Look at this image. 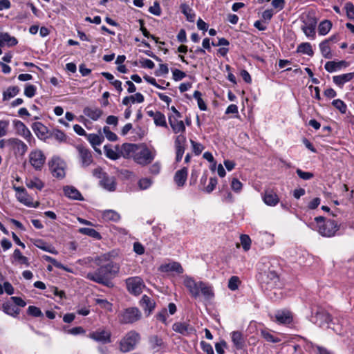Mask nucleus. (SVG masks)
I'll return each mask as SVG.
<instances>
[{
  "instance_id": "1",
  "label": "nucleus",
  "mask_w": 354,
  "mask_h": 354,
  "mask_svg": "<svg viewBox=\"0 0 354 354\" xmlns=\"http://www.w3.org/2000/svg\"><path fill=\"white\" fill-rule=\"evenodd\" d=\"M109 253L103 254L95 258V263L99 268L95 272L86 274V279L97 283L108 285L109 279L119 271L117 263L110 261Z\"/></svg>"
},
{
  "instance_id": "2",
  "label": "nucleus",
  "mask_w": 354,
  "mask_h": 354,
  "mask_svg": "<svg viewBox=\"0 0 354 354\" xmlns=\"http://www.w3.org/2000/svg\"><path fill=\"white\" fill-rule=\"evenodd\" d=\"M183 284L191 297L194 299H197L201 295L207 300H210L214 297L212 286L205 282L196 281L193 277L185 276Z\"/></svg>"
},
{
  "instance_id": "3",
  "label": "nucleus",
  "mask_w": 354,
  "mask_h": 354,
  "mask_svg": "<svg viewBox=\"0 0 354 354\" xmlns=\"http://www.w3.org/2000/svg\"><path fill=\"white\" fill-rule=\"evenodd\" d=\"M315 221L317 223V231L322 236L333 237L340 227V225L335 220H326L323 216L316 217Z\"/></svg>"
},
{
  "instance_id": "4",
  "label": "nucleus",
  "mask_w": 354,
  "mask_h": 354,
  "mask_svg": "<svg viewBox=\"0 0 354 354\" xmlns=\"http://www.w3.org/2000/svg\"><path fill=\"white\" fill-rule=\"evenodd\" d=\"M49 169L53 177L63 179L66 176V162L59 156H54L48 161Z\"/></svg>"
},
{
  "instance_id": "5",
  "label": "nucleus",
  "mask_w": 354,
  "mask_h": 354,
  "mask_svg": "<svg viewBox=\"0 0 354 354\" xmlns=\"http://www.w3.org/2000/svg\"><path fill=\"white\" fill-rule=\"evenodd\" d=\"M140 339V335L135 330L129 331L120 342V350L127 353L133 350Z\"/></svg>"
},
{
  "instance_id": "6",
  "label": "nucleus",
  "mask_w": 354,
  "mask_h": 354,
  "mask_svg": "<svg viewBox=\"0 0 354 354\" xmlns=\"http://www.w3.org/2000/svg\"><path fill=\"white\" fill-rule=\"evenodd\" d=\"M156 151H152L145 145L138 144L134 161L141 165L149 164L155 158Z\"/></svg>"
},
{
  "instance_id": "7",
  "label": "nucleus",
  "mask_w": 354,
  "mask_h": 354,
  "mask_svg": "<svg viewBox=\"0 0 354 354\" xmlns=\"http://www.w3.org/2000/svg\"><path fill=\"white\" fill-rule=\"evenodd\" d=\"M46 157L44 153L38 149L32 150L28 154V162L31 167L37 171L42 170Z\"/></svg>"
},
{
  "instance_id": "8",
  "label": "nucleus",
  "mask_w": 354,
  "mask_h": 354,
  "mask_svg": "<svg viewBox=\"0 0 354 354\" xmlns=\"http://www.w3.org/2000/svg\"><path fill=\"white\" fill-rule=\"evenodd\" d=\"M141 313L138 308L135 307L128 308L118 315V319L120 324H133L141 318Z\"/></svg>"
},
{
  "instance_id": "9",
  "label": "nucleus",
  "mask_w": 354,
  "mask_h": 354,
  "mask_svg": "<svg viewBox=\"0 0 354 354\" xmlns=\"http://www.w3.org/2000/svg\"><path fill=\"white\" fill-rule=\"evenodd\" d=\"M12 188L16 192V198L20 203L30 207H37L39 206V203H35L24 187L13 185Z\"/></svg>"
},
{
  "instance_id": "10",
  "label": "nucleus",
  "mask_w": 354,
  "mask_h": 354,
  "mask_svg": "<svg viewBox=\"0 0 354 354\" xmlns=\"http://www.w3.org/2000/svg\"><path fill=\"white\" fill-rule=\"evenodd\" d=\"M315 319V323L319 325V326H323L325 324H327L328 328H331L336 333L341 334L342 331L341 330H339V328H335L334 326L335 324L332 322V319L330 318V315L325 312V311H319L317 312L314 317Z\"/></svg>"
},
{
  "instance_id": "11",
  "label": "nucleus",
  "mask_w": 354,
  "mask_h": 354,
  "mask_svg": "<svg viewBox=\"0 0 354 354\" xmlns=\"http://www.w3.org/2000/svg\"><path fill=\"white\" fill-rule=\"evenodd\" d=\"M128 291L135 295H140L145 287L143 280L139 277H129L126 279Z\"/></svg>"
},
{
  "instance_id": "12",
  "label": "nucleus",
  "mask_w": 354,
  "mask_h": 354,
  "mask_svg": "<svg viewBox=\"0 0 354 354\" xmlns=\"http://www.w3.org/2000/svg\"><path fill=\"white\" fill-rule=\"evenodd\" d=\"M88 337L94 341L102 344H109L111 342V333L104 328H100L90 333Z\"/></svg>"
},
{
  "instance_id": "13",
  "label": "nucleus",
  "mask_w": 354,
  "mask_h": 354,
  "mask_svg": "<svg viewBox=\"0 0 354 354\" xmlns=\"http://www.w3.org/2000/svg\"><path fill=\"white\" fill-rule=\"evenodd\" d=\"M78 152L79 161L82 167H87L93 162V156L91 151L83 145H77L75 147Z\"/></svg>"
},
{
  "instance_id": "14",
  "label": "nucleus",
  "mask_w": 354,
  "mask_h": 354,
  "mask_svg": "<svg viewBox=\"0 0 354 354\" xmlns=\"http://www.w3.org/2000/svg\"><path fill=\"white\" fill-rule=\"evenodd\" d=\"M15 127L17 130V133L22 136L26 141L31 145L32 142H35V138L32 136L31 132L28 127L20 120L13 121Z\"/></svg>"
},
{
  "instance_id": "15",
  "label": "nucleus",
  "mask_w": 354,
  "mask_h": 354,
  "mask_svg": "<svg viewBox=\"0 0 354 354\" xmlns=\"http://www.w3.org/2000/svg\"><path fill=\"white\" fill-rule=\"evenodd\" d=\"M181 118L168 117L169 124L174 133H185L186 131L185 123L180 120Z\"/></svg>"
},
{
  "instance_id": "16",
  "label": "nucleus",
  "mask_w": 354,
  "mask_h": 354,
  "mask_svg": "<svg viewBox=\"0 0 354 354\" xmlns=\"http://www.w3.org/2000/svg\"><path fill=\"white\" fill-rule=\"evenodd\" d=\"M120 147L121 157L124 158H133L134 160L138 144L124 143Z\"/></svg>"
},
{
  "instance_id": "17",
  "label": "nucleus",
  "mask_w": 354,
  "mask_h": 354,
  "mask_svg": "<svg viewBox=\"0 0 354 354\" xmlns=\"http://www.w3.org/2000/svg\"><path fill=\"white\" fill-rule=\"evenodd\" d=\"M26 187L30 189L41 191L45 186V183L39 177L32 176L26 178L25 180Z\"/></svg>"
},
{
  "instance_id": "18",
  "label": "nucleus",
  "mask_w": 354,
  "mask_h": 354,
  "mask_svg": "<svg viewBox=\"0 0 354 354\" xmlns=\"http://www.w3.org/2000/svg\"><path fill=\"white\" fill-rule=\"evenodd\" d=\"M7 143L12 146L15 150L21 155L25 154L28 150V146L26 143L18 138H10L7 140Z\"/></svg>"
},
{
  "instance_id": "19",
  "label": "nucleus",
  "mask_w": 354,
  "mask_h": 354,
  "mask_svg": "<svg viewBox=\"0 0 354 354\" xmlns=\"http://www.w3.org/2000/svg\"><path fill=\"white\" fill-rule=\"evenodd\" d=\"M64 195L72 200L84 201V198L77 189L73 186L66 185L63 187Z\"/></svg>"
},
{
  "instance_id": "20",
  "label": "nucleus",
  "mask_w": 354,
  "mask_h": 354,
  "mask_svg": "<svg viewBox=\"0 0 354 354\" xmlns=\"http://www.w3.org/2000/svg\"><path fill=\"white\" fill-rule=\"evenodd\" d=\"M173 330L183 335H189L194 333V328L185 322H176L172 326Z\"/></svg>"
},
{
  "instance_id": "21",
  "label": "nucleus",
  "mask_w": 354,
  "mask_h": 354,
  "mask_svg": "<svg viewBox=\"0 0 354 354\" xmlns=\"http://www.w3.org/2000/svg\"><path fill=\"white\" fill-rule=\"evenodd\" d=\"M159 270L162 272H176L178 274H181L184 271L181 265L176 261L162 264L159 267Z\"/></svg>"
},
{
  "instance_id": "22",
  "label": "nucleus",
  "mask_w": 354,
  "mask_h": 354,
  "mask_svg": "<svg viewBox=\"0 0 354 354\" xmlns=\"http://www.w3.org/2000/svg\"><path fill=\"white\" fill-rule=\"evenodd\" d=\"M262 198L263 202L268 206H275L279 202V196L271 189L266 190Z\"/></svg>"
},
{
  "instance_id": "23",
  "label": "nucleus",
  "mask_w": 354,
  "mask_h": 354,
  "mask_svg": "<svg viewBox=\"0 0 354 354\" xmlns=\"http://www.w3.org/2000/svg\"><path fill=\"white\" fill-rule=\"evenodd\" d=\"M353 78H354V72L344 73V74H342V75H335L333 77V81L337 86L342 88L344 84L350 82Z\"/></svg>"
},
{
  "instance_id": "24",
  "label": "nucleus",
  "mask_w": 354,
  "mask_h": 354,
  "mask_svg": "<svg viewBox=\"0 0 354 354\" xmlns=\"http://www.w3.org/2000/svg\"><path fill=\"white\" fill-rule=\"evenodd\" d=\"M104 151L106 156L111 160H118L121 157L120 147L116 145L114 148L109 145L104 147Z\"/></svg>"
},
{
  "instance_id": "25",
  "label": "nucleus",
  "mask_w": 354,
  "mask_h": 354,
  "mask_svg": "<svg viewBox=\"0 0 354 354\" xmlns=\"http://www.w3.org/2000/svg\"><path fill=\"white\" fill-rule=\"evenodd\" d=\"M316 24L317 21L313 19L308 24L305 23V25L301 27V30H303L305 35L311 39H314L315 38Z\"/></svg>"
},
{
  "instance_id": "26",
  "label": "nucleus",
  "mask_w": 354,
  "mask_h": 354,
  "mask_svg": "<svg viewBox=\"0 0 354 354\" xmlns=\"http://www.w3.org/2000/svg\"><path fill=\"white\" fill-rule=\"evenodd\" d=\"M83 113L86 117L94 121L97 120L102 115V111L98 107H85Z\"/></svg>"
},
{
  "instance_id": "27",
  "label": "nucleus",
  "mask_w": 354,
  "mask_h": 354,
  "mask_svg": "<svg viewBox=\"0 0 354 354\" xmlns=\"http://www.w3.org/2000/svg\"><path fill=\"white\" fill-rule=\"evenodd\" d=\"M232 341L236 349H242L245 345V338L240 331H233L231 333Z\"/></svg>"
},
{
  "instance_id": "28",
  "label": "nucleus",
  "mask_w": 354,
  "mask_h": 354,
  "mask_svg": "<svg viewBox=\"0 0 354 354\" xmlns=\"http://www.w3.org/2000/svg\"><path fill=\"white\" fill-rule=\"evenodd\" d=\"M346 66L348 63L346 61H329L326 63L324 68L328 72L333 73Z\"/></svg>"
},
{
  "instance_id": "29",
  "label": "nucleus",
  "mask_w": 354,
  "mask_h": 354,
  "mask_svg": "<svg viewBox=\"0 0 354 354\" xmlns=\"http://www.w3.org/2000/svg\"><path fill=\"white\" fill-rule=\"evenodd\" d=\"M102 218L106 222H118L121 216L119 213L112 209H106L102 212Z\"/></svg>"
},
{
  "instance_id": "30",
  "label": "nucleus",
  "mask_w": 354,
  "mask_h": 354,
  "mask_svg": "<svg viewBox=\"0 0 354 354\" xmlns=\"http://www.w3.org/2000/svg\"><path fill=\"white\" fill-rule=\"evenodd\" d=\"M188 170L186 167L177 171L174 176V181L178 187H183L187 178Z\"/></svg>"
},
{
  "instance_id": "31",
  "label": "nucleus",
  "mask_w": 354,
  "mask_h": 354,
  "mask_svg": "<svg viewBox=\"0 0 354 354\" xmlns=\"http://www.w3.org/2000/svg\"><path fill=\"white\" fill-rule=\"evenodd\" d=\"M277 321L280 324H288L292 322V316L288 310L279 311L275 315Z\"/></svg>"
},
{
  "instance_id": "32",
  "label": "nucleus",
  "mask_w": 354,
  "mask_h": 354,
  "mask_svg": "<svg viewBox=\"0 0 354 354\" xmlns=\"http://www.w3.org/2000/svg\"><path fill=\"white\" fill-rule=\"evenodd\" d=\"M100 185L108 191H114L115 189V182L114 177L104 176L100 180Z\"/></svg>"
},
{
  "instance_id": "33",
  "label": "nucleus",
  "mask_w": 354,
  "mask_h": 354,
  "mask_svg": "<svg viewBox=\"0 0 354 354\" xmlns=\"http://www.w3.org/2000/svg\"><path fill=\"white\" fill-rule=\"evenodd\" d=\"M149 345L151 348L156 351H160L164 347V342L162 339L158 335H153L149 337Z\"/></svg>"
},
{
  "instance_id": "34",
  "label": "nucleus",
  "mask_w": 354,
  "mask_h": 354,
  "mask_svg": "<svg viewBox=\"0 0 354 354\" xmlns=\"http://www.w3.org/2000/svg\"><path fill=\"white\" fill-rule=\"evenodd\" d=\"M32 129L39 138L44 139L46 138V127L41 122L33 123Z\"/></svg>"
},
{
  "instance_id": "35",
  "label": "nucleus",
  "mask_w": 354,
  "mask_h": 354,
  "mask_svg": "<svg viewBox=\"0 0 354 354\" xmlns=\"http://www.w3.org/2000/svg\"><path fill=\"white\" fill-rule=\"evenodd\" d=\"M319 49L322 56L326 59H331L333 55L331 53L330 45L328 44V41H323L319 44Z\"/></svg>"
},
{
  "instance_id": "36",
  "label": "nucleus",
  "mask_w": 354,
  "mask_h": 354,
  "mask_svg": "<svg viewBox=\"0 0 354 354\" xmlns=\"http://www.w3.org/2000/svg\"><path fill=\"white\" fill-rule=\"evenodd\" d=\"M2 307L4 313L9 315L17 317L19 314L20 310L15 304L6 302Z\"/></svg>"
},
{
  "instance_id": "37",
  "label": "nucleus",
  "mask_w": 354,
  "mask_h": 354,
  "mask_svg": "<svg viewBox=\"0 0 354 354\" xmlns=\"http://www.w3.org/2000/svg\"><path fill=\"white\" fill-rule=\"evenodd\" d=\"M0 39L3 41V46L6 43L8 46H14L18 43L17 39L8 32H0Z\"/></svg>"
},
{
  "instance_id": "38",
  "label": "nucleus",
  "mask_w": 354,
  "mask_h": 354,
  "mask_svg": "<svg viewBox=\"0 0 354 354\" xmlns=\"http://www.w3.org/2000/svg\"><path fill=\"white\" fill-rule=\"evenodd\" d=\"M332 28V23L329 20H324L319 24L318 33L319 35H327Z\"/></svg>"
},
{
  "instance_id": "39",
  "label": "nucleus",
  "mask_w": 354,
  "mask_h": 354,
  "mask_svg": "<svg viewBox=\"0 0 354 354\" xmlns=\"http://www.w3.org/2000/svg\"><path fill=\"white\" fill-rule=\"evenodd\" d=\"M19 88L17 86H10L3 93V100H8L16 96L19 92Z\"/></svg>"
},
{
  "instance_id": "40",
  "label": "nucleus",
  "mask_w": 354,
  "mask_h": 354,
  "mask_svg": "<svg viewBox=\"0 0 354 354\" xmlns=\"http://www.w3.org/2000/svg\"><path fill=\"white\" fill-rule=\"evenodd\" d=\"M12 263L17 261L20 264H24L27 266H29L28 259L26 257L24 256L19 249H15L12 254Z\"/></svg>"
},
{
  "instance_id": "41",
  "label": "nucleus",
  "mask_w": 354,
  "mask_h": 354,
  "mask_svg": "<svg viewBox=\"0 0 354 354\" xmlns=\"http://www.w3.org/2000/svg\"><path fill=\"white\" fill-rule=\"evenodd\" d=\"M297 52L309 56H313L314 53L311 44L308 42L300 44L297 47Z\"/></svg>"
},
{
  "instance_id": "42",
  "label": "nucleus",
  "mask_w": 354,
  "mask_h": 354,
  "mask_svg": "<svg viewBox=\"0 0 354 354\" xmlns=\"http://www.w3.org/2000/svg\"><path fill=\"white\" fill-rule=\"evenodd\" d=\"M79 232L98 240L101 239L100 234L93 228L82 227L79 229Z\"/></svg>"
},
{
  "instance_id": "43",
  "label": "nucleus",
  "mask_w": 354,
  "mask_h": 354,
  "mask_svg": "<svg viewBox=\"0 0 354 354\" xmlns=\"http://www.w3.org/2000/svg\"><path fill=\"white\" fill-rule=\"evenodd\" d=\"M140 304L145 310H149V313H150L155 306L153 301L147 295L142 297Z\"/></svg>"
},
{
  "instance_id": "44",
  "label": "nucleus",
  "mask_w": 354,
  "mask_h": 354,
  "mask_svg": "<svg viewBox=\"0 0 354 354\" xmlns=\"http://www.w3.org/2000/svg\"><path fill=\"white\" fill-rule=\"evenodd\" d=\"M181 10L182 12L185 15L187 21L190 22L194 21L196 15L192 8L186 4H183L181 5Z\"/></svg>"
},
{
  "instance_id": "45",
  "label": "nucleus",
  "mask_w": 354,
  "mask_h": 354,
  "mask_svg": "<svg viewBox=\"0 0 354 354\" xmlns=\"http://www.w3.org/2000/svg\"><path fill=\"white\" fill-rule=\"evenodd\" d=\"M261 335L265 339V340L268 342L278 343L281 342V339L279 337H274L270 331L266 329L261 330Z\"/></svg>"
},
{
  "instance_id": "46",
  "label": "nucleus",
  "mask_w": 354,
  "mask_h": 354,
  "mask_svg": "<svg viewBox=\"0 0 354 354\" xmlns=\"http://www.w3.org/2000/svg\"><path fill=\"white\" fill-rule=\"evenodd\" d=\"M87 140L93 147L99 146L103 141V138L95 133L87 135Z\"/></svg>"
},
{
  "instance_id": "47",
  "label": "nucleus",
  "mask_w": 354,
  "mask_h": 354,
  "mask_svg": "<svg viewBox=\"0 0 354 354\" xmlns=\"http://www.w3.org/2000/svg\"><path fill=\"white\" fill-rule=\"evenodd\" d=\"M155 116L156 117L154 118L153 120L156 126H160L165 128L167 127L166 118L162 113L160 111H156V115Z\"/></svg>"
},
{
  "instance_id": "48",
  "label": "nucleus",
  "mask_w": 354,
  "mask_h": 354,
  "mask_svg": "<svg viewBox=\"0 0 354 354\" xmlns=\"http://www.w3.org/2000/svg\"><path fill=\"white\" fill-rule=\"evenodd\" d=\"M43 259L44 260H46V261L51 263L55 267H56L57 268L64 270L67 272H71V270L69 268H67L63 264L58 262L55 259H54L50 256L44 255V256H43Z\"/></svg>"
},
{
  "instance_id": "49",
  "label": "nucleus",
  "mask_w": 354,
  "mask_h": 354,
  "mask_svg": "<svg viewBox=\"0 0 354 354\" xmlns=\"http://www.w3.org/2000/svg\"><path fill=\"white\" fill-rule=\"evenodd\" d=\"M52 137L59 142H66L67 140L66 135L61 130L55 129L52 133Z\"/></svg>"
},
{
  "instance_id": "50",
  "label": "nucleus",
  "mask_w": 354,
  "mask_h": 354,
  "mask_svg": "<svg viewBox=\"0 0 354 354\" xmlns=\"http://www.w3.org/2000/svg\"><path fill=\"white\" fill-rule=\"evenodd\" d=\"M333 106H334L341 113H346L347 111L346 104L340 99L334 100L332 102Z\"/></svg>"
},
{
  "instance_id": "51",
  "label": "nucleus",
  "mask_w": 354,
  "mask_h": 354,
  "mask_svg": "<svg viewBox=\"0 0 354 354\" xmlns=\"http://www.w3.org/2000/svg\"><path fill=\"white\" fill-rule=\"evenodd\" d=\"M240 283L239 278L236 276H232L229 279L227 286L230 290L234 291L239 288Z\"/></svg>"
},
{
  "instance_id": "52",
  "label": "nucleus",
  "mask_w": 354,
  "mask_h": 354,
  "mask_svg": "<svg viewBox=\"0 0 354 354\" xmlns=\"http://www.w3.org/2000/svg\"><path fill=\"white\" fill-rule=\"evenodd\" d=\"M27 313L28 315L35 317H42L43 313L39 308L35 306H28L27 309Z\"/></svg>"
},
{
  "instance_id": "53",
  "label": "nucleus",
  "mask_w": 354,
  "mask_h": 354,
  "mask_svg": "<svg viewBox=\"0 0 354 354\" xmlns=\"http://www.w3.org/2000/svg\"><path fill=\"white\" fill-rule=\"evenodd\" d=\"M240 241L243 250L245 251L249 250L251 245V239L250 236L246 234H242L240 236Z\"/></svg>"
},
{
  "instance_id": "54",
  "label": "nucleus",
  "mask_w": 354,
  "mask_h": 354,
  "mask_svg": "<svg viewBox=\"0 0 354 354\" xmlns=\"http://www.w3.org/2000/svg\"><path fill=\"white\" fill-rule=\"evenodd\" d=\"M37 88L35 85L32 84H26L24 88V95L31 98L34 97L36 94Z\"/></svg>"
},
{
  "instance_id": "55",
  "label": "nucleus",
  "mask_w": 354,
  "mask_h": 354,
  "mask_svg": "<svg viewBox=\"0 0 354 354\" xmlns=\"http://www.w3.org/2000/svg\"><path fill=\"white\" fill-rule=\"evenodd\" d=\"M187 139L185 133H178L174 140V145L176 147H185Z\"/></svg>"
},
{
  "instance_id": "56",
  "label": "nucleus",
  "mask_w": 354,
  "mask_h": 354,
  "mask_svg": "<svg viewBox=\"0 0 354 354\" xmlns=\"http://www.w3.org/2000/svg\"><path fill=\"white\" fill-rule=\"evenodd\" d=\"M95 301L101 308L109 312L112 311V304L106 299H97Z\"/></svg>"
},
{
  "instance_id": "57",
  "label": "nucleus",
  "mask_w": 354,
  "mask_h": 354,
  "mask_svg": "<svg viewBox=\"0 0 354 354\" xmlns=\"http://www.w3.org/2000/svg\"><path fill=\"white\" fill-rule=\"evenodd\" d=\"M103 132L106 139L109 140V141H116L118 138L117 135L115 133L112 132L109 127H104Z\"/></svg>"
},
{
  "instance_id": "58",
  "label": "nucleus",
  "mask_w": 354,
  "mask_h": 354,
  "mask_svg": "<svg viewBox=\"0 0 354 354\" xmlns=\"http://www.w3.org/2000/svg\"><path fill=\"white\" fill-rule=\"evenodd\" d=\"M346 16L350 19H354V5L351 2H347L344 6Z\"/></svg>"
},
{
  "instance_id": "59",
  "label": "nucleus",
  "mask_w": 354,
  "mask_h": 354,
  "mask_svg": "<svg viewBox=\"0 0 354 354\" xmlns=\"http://www.w3.org/2000/svg\"><path fill=\"white\" fill-rule=\"evenodd\" d=\"M296 173L300 178L305 180H310L314 176V174L313 173L308 171H304L301 169H297Z\"/></svg>"
},
{
  "instance_id": "60",
  "label": "nucleus",
  "mask_w": 354,
  "mask_h": 354,
  "mask_svg": "<svg viewBox=\"0 0 354 354\" xmlns=\"http://www.w3.org/2000/svg\"><path fill=\"white\" fill-rule=\"evenodd\" d=\"M152 184V180L148 178H141L138 181V186L140 189H147L149 188Z\"/></svg>"
},
{
  "instance_id": "61",
  "label": "nucleus",
  "mask_w": 354,
  "mask_h": 354,
  "mask_svg": "<svg viewBox=\"0 0 354 354\" xmlns=\"http://www.w3.org/2000/svg\"><path fill=\"white\" fill-rule=\"evenodd\" d=\"M149 12L156 16H160L161 15V8L157 1L153 3L152 6L149 7Z\"/></svg>"
},
{
  "instance_id": "62",
  "label": "nucleus",
  "mask_w": 354,
  "mask_h": 354,
  "mask_svg": "<svg viewBox=\"0 0 354 354\" xmlns=\"http://www.w3.org/2000/svg\"><path fill=\"white\" fill-rule=\"evenodd\" d=\"M190 142L193 149V151L196 155H199L201 153L203 150L204 149V147L201 143L196 142L192 140H190Z\"/></svg>"
},
{
  "instance_id": "63",
  "label": "nucleus",
  "mask_w": 354,
  "mask_h": 354,
  "mask_svg": "<svg viewBox=\"0 0 354 354\" xmlns=\"http://www.w3.org/2000/svg\"><path fill=\"white\" fill-rule=\"evenodd\" d=\"M243 184L237 178H233L231 182V188L235 192H240L242 189Z\"/></svg>"
},
{
  "instance_id": "64",
  "label": "nucleus",
  "mask_w": 354,
  "mask_h": 354,
  "mask_svg": "<svg viewBox=\"0 0 354 354\" xmlns=\"http://www.w3.org/2000/svg\"><path fill=\"white\" fill-rule=\"evenodd\" d=\"M173 79L174 81H180L186 77L185 73L179 70V69H174L172 70Z\"/></svg>"
}]
</instances>
